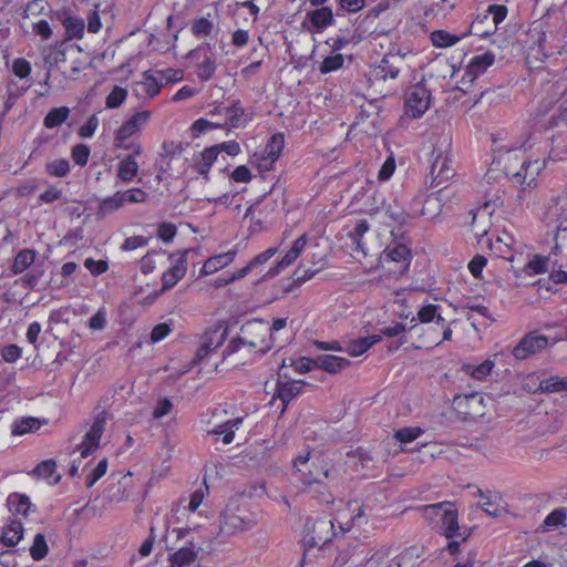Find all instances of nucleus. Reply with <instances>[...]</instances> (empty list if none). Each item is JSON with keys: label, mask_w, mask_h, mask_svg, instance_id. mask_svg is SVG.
Returning a JSON list of instances; mask_svg holds the SVG:
<instances>
[{"label": "nucleus", "mask_w": 567, "mask_h": 567, "mask_svg": "<svg viewBox=\"0 0 567 567\" xmlns=\"http://www.w3.org/2000/svg\"><path fill=\"white\" fill-rule=\"evenodd\" d=\"M307 244V235L303 234L300 237H298L293 244L292 247L286 252V255L281 258L280 261L277 262V265L268 270L265 277H275L277 276L281 270L293 264L297 258L300 256L301 251L303 250L305 246Z\"/></svg>", "instance_id": "17"}, {"label": "nucleus", "mask_w": 567, "mask_h": 567, "mask_svg": "<svg viewBox=\"0 0 567 567\" xmlns=\"http://www.w3.org/2000/svg\"><path fill=\"white\" fill-rule=\"evenodd\" d=\"M162 84L155 73L146 71L141 81L135 83L134 91L138 97L153 99L161 91Z\"/></svg>", "instance_id": "19"}, {"label": "nucleus", "mask_w": 567, "mask_h": 567, "mask_svg": "<svg viewBox=\"0 0 567 567\" xmlns=\"http://www.w3.org/2000/svg\"><path fill=\"white\" fill-rule=\"evenodd\" d=\"M423 432L419 426L403 427L394 433V439L400 443L406 444L416 440Z\"/></svg>", "instance_id": "48"}, {"label": "nucleus", "mask_w": 567, "mask_h": 567, "mask_svg": "<svg viewBox=\"0 0 567 567\" xmlns=\"http://www.w3.org/2000/svg\"><path fill=\"white\" fill-rule=\"evenodd\" d=\"M62 197V190L56 186L50 185L42 194L39 196V200L43 204L54 203Z\"/></svg>", "instance_id": "63"}, {"label": "nucleus", "mask_w": 567, "mask_h": 567, "mask_svg": "<svg viewBox=\"0 0 567 567\" xmlns=\"http://www.w3.org/2000/svg\"><path fill=\"white\" fill-rule=\"evenodd\" d=\"M404 64L403 58L398 54H386L382 58L380 63L371 71V76L375 81L394 80L401 72Z\"/></svg>", "instance_id": "11"}, {"label": "nucleus", "mask_w": 567, "mask_h": 567, "mask_svg": "<svg viewBox=\"0 0 567 567\" xmlns=\"http://www.w3.org/2000/svg\"><path fill=\"white\" fill-rule=\"evenodd\" d=\"M35 255V250L33 249L27 248L20 250L13 259L11 271L14 275H20L25 271L34 262Z\"/></svg>", "instance_id": "37"}, {"label": "nucleus", "mask_w": 567, "mask_h": 567, "mask_svg": "<svg viewBox=\"0 0 567 567\" xmlns=\"http://www.w3.org/2000/svg\"><path fill=\"white\" fill-rule=\"evenodd\" d=\"M507 16V8L503 4H491L483 14H478L470 27V32L481 38L494 34Z\"/></svg>", "instance_id": "5"}, {"label": "nucleus", "mask_w": 567, "mask_h": 567, "mask_svg": "<svg viewBox=\"0 0 567 567\" xmlns=\"http://www.w3.org/2000/svg\"><path fill=\"white\" fill-rule=\"evenodd\" d=\"M538 391L543 393H554L563 391V378L558 375H553L545 380H542L538 386Z\"/></svg>", "instance_id": "51"}, {"label": "nucleus", "mask_w": 567, "mask_h": 567, "mask_svg": "<svg viewBox=\"0 0 567 567\" xmlns=\"http://www.w3.org/2000/svg\"><path fill=\"white\" fill-rule=\"evenodd\" d=\"M152 116V113L147 110H142L130 116L116 131L115 142L116 147L122 150H133L135 155H141L142 147L140 144H126V141L133 135L142 131L147 125Z\"/></svg>", "instance_id": "4"}, {"label": "nucleus", "mask_w": 567, "mask_h": 567, "mask_svg": "<svg viewBox=\"0 0 567 567\" xmlns=\"http://www.w3.org/2000/svg\"><path fill=\"white\" fill-rule=\"evenodd\" d=\"M494 62L495 55L489 51L473 56L466 65L462 79L458 81V89L463 92H467L472 83L492 66Z\"/></svg>", "instance_id": "8"}, {"label": "nucleus", "mask_w": 567, "mask_h": 567, "mask_svg": "<svg viewBox=\"0 0 567 567\" xmlns=\"http://www.w3.org/2000/svg\"><path fill=\"white\" fill-rule=\"evenodd\" d=\"M343 55L340 53L329 55L322 61L319 70L323 74L337 71L343 65Z\"/></svg>", "instance_id": "52"}, {"label": "nucleus", "mask_w": 567, "mask_h": 567, "mask_svg": "<svg viewBox=\"0 0 567 567\" xmlns=\"http://www.w3.org/2000/svg\"><path fill=\"white\" fill-rule=\"evenodd\" d=\"M33 474L45 480L49 484H56L61 476L56 472V464L53 460H47L37 465Z\"/></svg>", "instance_id": "35"}, {"label": "nucleus", "mask_w": 567, "mask_h": 567, "mask_svg": "<svg viewBox=\"0 0 567 567\" xmlns=\"http://www.w3.org/2000/svg\"><path fill=\"white\" fill-rule=\"evenodd\" d=\"M12 71L16 76L20 80H27L23 84L18 85L14 81H10L7 86L8 100H7V109H10L14 101L21 96L31 85V82L28 80L31 73V64L25 59H16L12 64Z\"/></svg>", "instance_id": "9"}, {"label": "nucleus", "mask_w": 567, "mask_h": 567, "mask_svg": "<svg viewBox=\"0 0 567 567\" xmlns=\"http://www.w3.org/2000/svg\"><path fill=\"white\" fill-rule=\"evenodd\" d=\"M350 361L333 354H321L317 357V368L329 373H338L349 365Z\"/></svg>", "instance_id": "27"}, {"label": "nucleus", "mask_w": 567, "mask_h": 567, "mask_svg": "<svg viewBox=\"0 0 567 567\" xmlns=\"http://www.w3.org/2000/svg\"><path fill=\"white\" fill-rule=\"evenodd\" d=\"M269 326L262 320L247 322L241 327L238 338L230 341L228 352H236L243 346H248L257 352L265 353L271 349Z\"/></svg>", "instance_id": "3"}, {"label": "nucleus", "mask_w": 567, "mask_h": 567, "mask_svg": "<svg viewBox=\"0 0 567 567\" xmlns=\"http://www.w3.org/2000/svg\"><path fill=\"white\" fill-rule=\"evenodd\" d=\"M84 267L93 275L99 276L104 274L109 269V265L105 260H94L86 258L84 260Z\"/></svg>", "instance_id": "62"}, {"label": "nucleus", "mask_w": 567, "mask_h": 567, "mask_svg": "<svg viewBox=\"0 0 567 567\" xmlns=\"http://www.w3.org/2000/svg\"><path fill=\"white\" fill-rule=\"evenodd\" d=\"M48 554V545L44 535L37 534L30 547V555L34 560H41Z\"/></svg>", "instance_id": "49"}, {"label": "nucleus", "mask_w": 567, "mask_h": 567, "mask_svg": "<svg viewBox=\"0 0 567 567\" xmlns=\"http://www.w3.org/2000/svg\"><path fill=\"white\" fill-rule=\"evenodd\" d=\"M431 175L433 183L440 185L454 176V168L452 166V159L445 152H439L432 162Z\"/></svg>", "instance_id": "16"}, {"label": "nucleus", "mask_w": 567, "mask_h": 567, "mask_svg": "<svg viewBox=\"0 0 567 567\" xmlns=\"http://www.w3.org/2000/svg\"><path fill=\"white\" fill-rule=\"evenodd\" d=\"M122 203H144L146 200V193L141 188H131L122 192Z\"/></svg>", "instance_id": "60"}, {"label": "nucleus", "mask_w": 567, "mask_h": 567, "mask_svg": "<svg viewBox=\"0 0 567 567\" xmlns=\"http://www.w3.org/2000/svg\"><path fill=\"white\" fill-rule=\"evenodd\" d=\"M8 506L13 514L25 516L31 507V502L24 494L12 493L8 497Z\"/></svg>", "instance_id": "41"}, {"label": "nucleus", "mask_w": 567, "mask_h": 567, "mask_svg": "<svg viewBox=\"0 0 567 567\" xmlns=\"http://www.w3.org/2000/svg\"><path fill=\"white\" fill-rule=\"evenodd\" d=\"M121 197L122 192H116L114 195L101 200L96 209V217L102 219L118 210L123 206Z\"/></svg>", "instance_id": "36"}, {"label": "nucleus", "mask_w": 567, "mask_h": 567, "mask_svg": "<svg viewBox=\"0 0 567 567\" xmlns=\"http://www.w3.org/2000/svg\"><path fill=\"white\" fill-rule=\"evenodd\" d=\"M218 155H217V147H207L203 152L199 153L198 158L195 159V163L193 165L194 171L207 178V175L210 171V167L216 162Z\"/></svg>", "instance_id": "24"}, {"label": "nucleus", "mask_w": 567, "mask_h": 567, "mask_svg": "<svg viewBox=\"0 0 567 567\" xmlns=\"http://www.w3.org/2000/svg\"><path fill=\"white\" fill-rule=\"evenodd\" d=\"M21 349L17 344H7L1 350V357L6 362L13 363L21 357Z\"/></svg>", "instance_id": "64"}, {"label": "nucleus", "mask_w": 567, "mask_h": 567, "mask_svg": "<svg viewBox=\"0 0 567 567\" xmlns=\"http://www.w3.org/2000/svg\"><path fill=\"white\" fill-rule=\"evenodd\" d=\"M202 549L199 545L188 542L187 546L181 547L171 556V561L174 567H184L190 565L197 557L198 551Z\"/></svg>", "instance_id": "21"}, {"label": "nucleus", "mask_w": 567, "mask_h": 567, "mask_svg": "<svg viewBox=\"0 0 567 567\" xmlns=\"http://www.w3.org/2000/svg\"><path fill=\"white\" fill-rule=\"evenodd\" d=\"M419 320L421 323L435 322L437 326H444L445 319L441 316L440 306L429 303L421 307L417 311V317L412 318L411 321Z\"/></svg>", "instance_id": "29"}, {"label": "nucleus", "mask_w": 567, "mask_h": 567, "mask_svg": "<svg viewBox=\"0 0 567 567\" xmlns=\"http://www.w3.org/2000/svg\"><path fill=\"white\" fill-rule=\"evenodd\" d=\"M279 377L287 378V374L282 373ZM303 385L305 382L301 380H278L276 386V398H278L284 404L281 413L285 412L288 403L301 393Z\"/></svg>", "instance_id": "15"}, {"label": "nucleus", "mask_w": 567, "mask_h": 567, "mask_svg": "<svg viewBox=\"0 0 567 567\" xmlns=\"http://www.w3.org/2000/svg\"><path fill=\"white\" fill-rule=\"evenodd\" d=\"M40 427V423L35 417H21L17 419L12 423L11 432L13 435H23L29 432L37 431Z\"/></svg>", "instance_id": "43"}, {"label": "nucleus", "mask_w": 567, "mask_h": 567, "mask_svg": "<svg viewBox=\"0 0 567 567\" xmlns=\"http://www.w3.org/2000/svg\"><path fill=\"white\" fill-rule=\"evenodd\" d=\"M207 17L195 19L192 23V32L197 38L207 37L214 29V22Z\"/></svg>", "instance_id": "46"}, {"label": "nucleus", "mask_w": 567, "mask_h": 567, "mask_svg": "<svg viewBox=\"0 0 567 567\" xmlns=\"http://www.w3.org/2000/svg\"><path fill=\"white\" fill-rule=\"evenodd\" d=\"M543 219L548 227H553L556 230L561 228L567 217L564 216V208L558 199H553L547 206Z\"/></svg>", "instance_id": "25"}, {"label": "nucleus", "mask_w": 567, "mask_h": 567, "mask_svg": "<svg viewBox=\"0 0 567 567\" xmlns=\"http://www.w3.org/2000/svg\"><path fill=\"white\" fill-rule=\"evenodd\" d=\"M126 97L127 90L116 85L106 96L105 105L107 109H117L125 102Z\"/></svg>", "instance_id": "47"}, {"label": "nucleus", "mask_w": 567, "mask_h": 567, "mask_svg": "<svg viewBox=\"0 0 567 567\" xmlns=\"http://www.w3.org/2000/svg\"><path fill=\"white\" fill-rule=\"evenodd\" d=\"M494 367H495L494 361L485 360L484 362H482L478 365L464 364L463 371L466 374H470L473 379L483 381L491 374Z\"/></svg>", "instance_id": "39"}, {"label": "nucleus", "mask_w": 567, "mask_h": 567, "mask_svg": "<svg viewBox=\"0 0 567 567\" xmlns=\"http://www.w3.org/2000/svg\"><path fill=\"white\" fill-rule=\"evenodd\" d=\"M547 338L542 334L528 333L513 349L512 353L517 360H525L547 347Z\"/></svg>", "instance_id": "12"}, {"label": "nucleus", "mask_w": 567, "mask_h": 567, "mask_svg": "<svg viewBox=\"0 0 567 567\" xmlns=\"http://www.w3.org/2000/svg\"><path fill=\"white\" fill-rule=\"evenodd\" d=\"M277 161L270 159V156H267L262 151L255 152L249 163L256 167L260 173L269 172L274 168V164Z\"/></svg>", "instance_id": "45"}, {"label": "nucleus", "mask_w": 567, "mask_h": 567, "mask_svg": "<svg viewBox=\"0 0 567 567\" xmlns=\"http://www.w3.org/2000/svg\"><path fill=\"white\" fill-rule=\"evenodd\" d=\"M285 146V137L281 133L274 134L261 150L270 159L278 161Z\"/></svg>", "instance_id": "42"}, {"label": "nucleus", "mask_w": 567, "mask_h": 567, "mask_svg": "<svg viewBox=\"0 0 567 567\" xmlns=\"http://www.w3.org/2000/svg\"><path fill=\"white\" fill-rule=\"evenodd\" d=\"M290 365L293 367L297 373H307L312 369L317 368V358L310 359L303 357L298 359L297 361H292Z\"/></svg>", "instance_id": "61"}, {"label": "nucleus", "mask_w": 567, "mask_h": 567, "mask_svg": "<svg viewBox=\"0 0 567 567\" xmlns=\"http://www.w3.org/2000/svg\"><path fill=\"white\" fill-rule=\"evenodd\" d=\"M334 454L322 451H302L293 460V467L301 483L308 487L317 486L329 496L333 494L340 481V471L334 464Z\"/></svg>", "instance_id": "1"}, {"label": "nucleus", "mask_w": 567, "mask_h": 567, "mask_svg": "<svg viewBox=\"0 0 567 567\" xmlns=\"http://www.w3.org/2000/svg\"><path fill=\"white\" fill-rule=\"evenodd\" d=\"M171 267L162 276V291L173 288L186 274V252L175 256L171 255Z\"/></svg>", "instance_id": "14"}, {"label": "nucleus", "mask_w": 567, "mask_h": 567, "mask_svg": "<svg viewBox=\"0 0 567 567\" xmlns=\"http://www.w3.org/2000/svg\"><path fill=\"white\" fill-rule=\"evenodd\" d=\"M99 118L95 114L91 115L87 121L79 128V136L82 138L92 137L99 126Z\"/></svg>", "instance_id": "57"}, {"label": "nucleus", "mask_w": 567, "mask_h": 567, "mask_svg": "<svg viewBox=\"0 0 567 567\" xmlns=\"http://www.w3.org/2000/svg\"><path fill=\"white\" fill-rule=\"evenodd\" d=\"M236 254H237V251L235 249H233L227 252L209 257L208 259L205 260V262L200 269V275L202 276L213 275V274L217 272L218 270L227 267L228 265H230L234 261Z\"/></svg>", "instance_id": "20"}, {"label": "nucleus", "mask_w": 567, "mask_h": 567, "mask_svg": "<svg viewBox=\"0 0 567 567\" xmlns=\"http://www.w3.org/2000/svg\"><path fill=\"white\" fill-rule=\"evenodd\" d=\"M241 422L243 417L229 420L223 424L217 425L215 429L208 431V435H223V443L230 444L234 441L235 431L239 429Z\"/></svg>", "instance_id": "30"}, {"label": "nucleus", "mask_w": 567, "mask_h": 567, "mask_svg": "<svg viewBox=\"0 0 567 567\" xmlns=\"http://www.w3.org/2000/svg\"><path fill=\"white\" fill-rule=\"evenodd\" d=\"M70 115L68 106H60L52 109L44 117L43 125L47 128H54L64 123Z\"/></svg>", "instance_id": "40"}, {"label": "nucleus", "mask_w": 567, "mask_h": 567, "mask_svg": "<svg viewBox=\"0 0 567 567\" xmlns=\"http://www.w3.org/2000/svg\"><path fill=\"white\" fill-rule=\"evenodd\" d=\"M470 30L461 35L452 34L445 30H435L431 33L432 44L436 48H449L457 42H460L463 38L471 34Z\"/></svg>", "instance_id": "33"}, {"label": "nucleus", "mask_w": 567, "mask_h": 567, "mask_svg": "<svg viewBox=\"0 0 567 567\" xmlns=\"http://www.w3.org/2000/svg\"><path fill=\"white\" fill-rule=\"evenodd\" d=\"M71 171L70 163L65 158H58L45 164V173L52 177H65Z\"/></svg>", "instance_id": "44"}, {"label": "nucleus", "mask_w": 567, "mask_h": 567, "mask_svg": "<svg viewBox=\"0 0 567 567\" xmlns=\"http://www.w3.org/2000/svg\"><path fill=\"white\" fill-rule=\"evenodd\" d=\"M134 155L135 154L127 155L118 163L117 177L124 183L132 182L134 177L137 175L138 164L135 161Z\"/></svg>", "instance_id": "34"}, {"label": "nucleus", "mask_w": 567, "mask_h": 567, "mask_svg": "<svg viewBox=\"0 0 567 567\" xmlns=\"http://www.w3.org/2000/svg\"><path fill=\"white\" fill-rule=\"evenodd\" d=\"M544 167V163L539 161H524L520 164V169L518 172L512 173L515 178L522 182V184H526L530 186L532 183L536 179L538 174Z\"/></svg>", "instance_id": "22"}, {"label": "nucleus", "mask_w": 567, "mask_h": 567, "mask_svg": "<svg viewBox=\"0 0 567 567\" xmlns=\"http://www.w3.org/2000/svg\"><path fill=\"white\" fill-rule=\"evenodd\" d=\"M567 509L559 507L550 512L543 524V532L555 530L560 526H566Z\"/></svg>", "instance_id": "38"}, {"label": "nucleus", "mask_w": 567, "mask_h": 567, "mask_svg": "<svg viewBox=\"0 0 567 567\" xmlns=\"http://www.w3.org/2000/svg\"><path fill=\"white\" fill-rule=\"evenodd\" d=\"M63 25L66 30V33L70 38H81L83 30H84V23L81 19L78 18H66L63 21Z\"/></svg>", "instance_id": "53"}, {"label": "nucleus", "mask_w": 567, "mask_h": 567, "mask_svg": "<svg viewBox=\"0 0 567 567\" xmlns=\"http://www.w3.org/2000/svg\"><path fill=\"white\" fill-rule=\"evenodd\" d=\"M202 342L207 346L208 350L213 351L223 344L224 334L218 331L207 332L203 336Z\"/></svg>", "instance_id": "58"}, {"label": "nucleus", "mask_w": 567, "mask_h": 567, "mask_svg": "<svg viewBox=\"0 0 567 567\" xmlns=\"http://www.w3.org/2000/svg\"><path fill=\"white\" fill-rule=\"evenodd\" d=\"M365 523V514L364 509L361 506H357L351 508L347 506L346 508L339 511L336 516L329 520H318L313 525V532H322L327 529L328 525L331 529L339 528L340 533H346L351 529L354 525H361Z\"/></svg>", "instance_id": "6"}, {"label": "nucleus", "mask_w": 567, "mask_h": 567, "mask_svg": "<svg viewBox=\"0 0 567 567\" xmlns=\"http://www.w3.org/2000/svg\"><path fill=\"white\" fill-rule=\"evenodd\" d=\"M107 470V460H101L95 468L87 475L85 485L86 487H92L102 476L105 475Z\"/></svg>", "instance_id": "56"}, {"label": "nucleus", "mask_w": 567, "mask_h": 567, "mask_svg": "<svg viewBox=\"0 0 567 567\" xmlns=\"http://www.w3.org/2000/svg\"><path fill=\"white\" fill-rule=\"evenodd\" d=\"M226 121L224 124H220V127H231L238 128L244 126L248 118L245 114L244 109L239 105V103H234L230 107H226L225 110Z\"/></svg>", "instance_id": "28"}, {"label": "nucleus", "mask_w": 567, "mask_h": 567, "mask_svg": "<svg viewBox=\"0 0 567 567\" xmlns=\"http://www.w3.org/2000/svg\"><path fill=\"white\" fill-rule=\"evenodd\" d=\"M383 261H391L398 265L396 271H405L410 266V249L402 244L388 246L382 254Z\"/></svg>", "instance_id": "18"}, {"label": "nucleus", "mask_w": 567, "mask_h": 567, "mask_svg": "<svg viewBox=\"0 0 567 567\" xmlns=\"http://www.w3.org/2000/svg\"><path fill=\"white\" fill-rule=\"evenodd\" d=\"M216 70V63L210 58H205L197 69V75L202 81L212 79Z\"/></svg>", "instance_id": "54"}, {"label": "nucleus", "mask_w": 567, "mask_h": 567, "mask_svg": "<svg viewBox=\"0 0 567 567\" xmlns=\"http://www.w3.org/2000/svg\"><path fill=\"white\" fill-rule=\"evenodd\" d=\"M156 76L158 78V81L168 83H175L183 80V71L177 69H166V70H159L155 72Z\"/></svg>", "instance_id": "55"}, {"label": "nucleus", "mask_w": 567, "mask_h": 567, "mask_svg": "<svg viewBox=\"0 0 567 567\" xmlns=\"http://www.w3.org/2000/svg\"><path fill=\"white\" fill-rule=\"evenodd\" d=\"M547 262H548V258L536 255L525 266V271L527 275H530V276L544 274L547 270Z\"/></svg>", "instance_id": "50"}, {"label": "nucleus", "mask_w": 567, "mask_h": 567, "mask_svg": "<svg viewBox=\"0 0 567 567\" xmlns=\"http://www.w3.org/2000/svg\"><path fill=\"white\" fill-rule=\"evenodd\" d=\"M391 548L389 545H383L372 549L365 558V567H389Z\"/></svg>", "instance_id": "32"}, {"label": "nucleus", "mask_w": 567, "mask_h": 567, "mask_svg": "<svg viewBox=\"0 0 567 567\" xmlns=\"http://www.w3.org/2000/svg\"><path fill=\"white\" fill-rule=\"evenodd\" d=\"M106 420L107 414L105 412H101L95 416L90 430L79 445L80 458H86L97 449L105 429Z\"/></svg>", "instance_id": "10"}, {"label": "nucleus", "mask_w": 567, "mask_h": 567, "mask_svg": "<svg viewBox=\"0 0 567 567\" xmlns=\"http://www.w3.org/2000/svg\"><path fill=\"white\" fill-rule=\"evenodd\" d=\"M90 156V148L84 144H78L72 148V159L80 166L86 165Z\"/></svg>", "instance_id": "59"}, {"label": "nucleus", "mask_w": 567, "mask_h": 567, "mask_svg": "<svg viewBox=\"0 0 567 567\" xmlns=\"http://www.w3.org/2000/svg\"><path fill=\"white\" fill-rule=\"evenodd\" d=\"M23 537V526L20 520L11 519L2 529L0 542L7 547H14Z\"/></svg>", "instance_id": "23"}, {"label": "nucleus", "mask_w": 567, "mask_h": 567, "mask_svg": "<svg viewBox=\"0 0 567 567\" xmlns=\"http://www.w3.org/2000/svg\"><path fill=\"white\" fill-rule=\"evenodd\" d=\"M431 93L423 83L409 87L404 96V114L410 118H420L429 110Z\"/></svg>", "instance_id": "7"}, {"label": "nucleus", "mask_w": 567, "mask_h": 567, "mask_svg": "<svg viewBox=\"0 0 567 567\" xmlns=\"http://www.w3.org/2000/svg\"><path fill=\"white\" fill-rule=\"evenodd\" d=\"M255 524V519L231 509H227L221 516L220 530L227 535H231L249 529Z\"/></svg>", "instance_id": "13"}, {"label": "nucleus", "mask_w": 567, "mask_h": 567, "mask_svg": "<svg viewBox=\"0 0 567 567\" xmlns=\"http://www.w3.org/2000/svg\"><path fill=\"white\" fill-rule=\"evenodd\" d=\"M381 340L380 336L358 338L347 344L346 352L351 357H359Z\"/></svg>", "instance_id": "31"}, {"label": "nucleus", "mask_w": 567, "mask_h": 567, "mask_svg": "<svg viewBox=\"0 0 567 567\" xmlns=\"http://www.w3.org/2000/svg\"><path fill=\"white\" fill-rule=\"evenodd\" d=\"M423 514L429 519L437 518L436 528L447 539L458 538L461 542H465L471 536V530L467 527L460 526L458 513L450 502L425 505Z\"/></svg>", "instance_id": "2"}, {"label": "nucleus", "mask_w": 567, "mask_h": 567, "mask_svg": "<svg viewBox=\"0 0 567 567\" xmlns=\"http://www.w3.org/2000/svg\"><path fill=\"white\" fill-rule=\"evenodd\" d=\"M311 27L318 32L334 22L333 12L329 7H321L307 14Z\"/></svg>", "instance_id": "26"}]
</instances>
